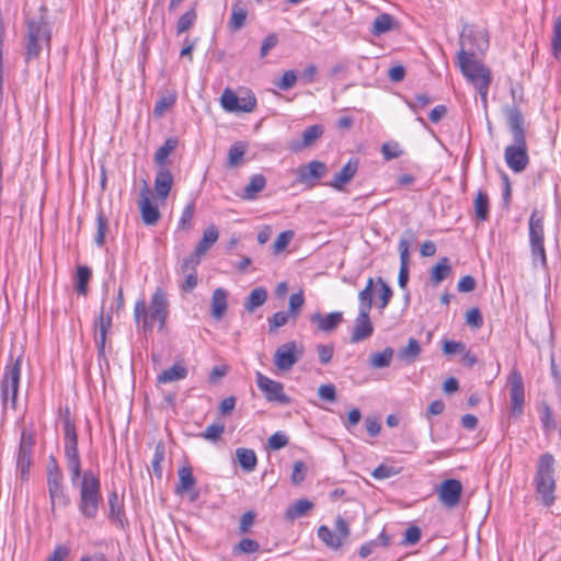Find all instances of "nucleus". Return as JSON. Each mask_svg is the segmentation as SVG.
<instances>
[{
  "label": "nucleus",
  "instance_id": "19",
  "mask_svg": "<svg viewBox=\"0 0 561 561\" xmlns=\"http://www.w3.org/2000/svg\"><path fill=\"white\" fill-rule=\"evenodd\" d=\"M343 321V312L334 311L325 316L320 312L311 314L310 322L317 324V328L321 332L334 331Z\"/></svg>",
  "mask_w": 561,
  "mask_h": 561
},
{
  "label": "nucleus",
  "instance_id": "14",
  "mask_svg": "<svg viewBox=\"0 0 561 561\" xmlns=\"http://www.w3.org/2000/svg\"><path fill=\"white\" fill-rule=\"evenodd\" d=\"M461 493V482L457 479H447L439 486L438 497L446 507L453 508L458 505Z\"/></svg>",
  "mask_w": 561,
  "mask_h": 561
},
{
  "label": "nucleus",
  "instance_id": "64",
  "mask_svg": "<svg viewBox=\"0 0 561 561\" xmlns=\"http://www.w3.org/2000/svg\"><path fill=\"white\" fill-rule=\"evenodd\" d=\"M466 323L473 329H480L483 325V317L479 308L474 307L467 311Z\"/></svg>",
  "mask_w": 561,
  "mask_h": 561
},
{
  "label": "nucleus",
  "instance_id": "4",
  "mask_svg": "<svg viewBox=\"0 0 561 561\" xmlns=\"http://www.w3.org/2000/svg\"><path fill=\"white\" fill-rule=\"evenodd\" d=\"M556 458L547 451L539 456L533 480L534 488L546 507L553 505L556 501Z\"/></svg>",
  "mask_w": 561,
  "mask_h": 561
},
{
  "label": "nucleus",
  "instance_id": "20",
  "mask_svg": "<svg viewBox=\"0 0 561 561\" xmlns=\"http://www.w3.org/2000/svg\"><path fill=\"white\" fill-rule=\"evenodd\" d=\"M173 185V175L168 167H158V171L154 178V191L157 196L164 201L172 188Z\"/></svg>",
  "mask_w": 561,
  "mask_h": 561
},
{
  "label": "nucleus",
  "instance_id": "37",
  "mask_svg": "<svg viewBox=\"0 0 561 561\" xmlns=\"http://www.w3.org/2000/svg\"><path fill=\"white\" fill-rule=\"evenodd\" d=\"M197 21V12L195 5L185 11L176 22V34H183L188 31Z\"/></svg>",
  "mask_w": 561,
  "mask_h": 561
},
{
  "label": "nucleus",
  "instance_id": "5",
  "mask_svg": "<svg viewBox=\"0 0 561 561\" xmlns=\"http://www.w3.org/2000/svg\"><path fill=\"white\" fill-rule=\"evenodd\" d=\"M25 35V62L36 59L44 47L50 48L51 28L44 15L27 20Z\"/></svg>",
  "mask_w": 561,
  "mask_h": 561
},
{
  "label": "nucleus",
  "instance_id": "42",
  "mask_svg": "<svg viewBox=\"0 0 561 561\" xmlns=\"http://www.w3.org/2000/svg\"><path fill=\"white\" fill-rule=\"evenodd\" d=\"M373 287L374 279L371 277L368 278L367 284L363 290L358 294V310L359 311H370L373 307Z\"/></svg>",
  "mask_w": 561,
  "mask_h": 561
},
{
  "label": "nucleus",
  "instance_id": "10",
  "mask_svg": "<svg viewBox=\"0 0 561 561\" xmlns=\"http://www.w3.org/2000/svg\"><path fill=\"white\" fill-rule=\"evenodd\" d=\"M20 377L21 363L20 359H18L12 365H8L5 367L3 379L1 382V397L4 403L10 398L12 405L15 407L20 385Z\"/></svg>",
  "mask_w": 561,
  "mask_h": 561
},
{
  "label": "nucleus",
  "instance_id": "30",
  "mask_svg": "<svg viewBox=\"0 0 561 561\" xmlns=\"http://www.w3.org/2000/svg\"><path fill=\"white\" fill-rule=\"evenodd\" d=\"M236 457L242 470L245 472H252L257 466V457L253 449L250 448H237Z\"/></svg>",
  "mask_w": 561,
  "mask_h": 561
},
{
  "label": "nucleus",
  "instance_id": "12",
  "mask_svg": "<svg viewBox=\"0 0 561 561\" xmlns=\"http://www.w3.org/2000/svg\"><path fill=\"white\" fill-rule=\"evenodd\" d=\"M33 445L34 439L32 435L23 431L16 454V473L23 481H27L30 478Z\"/></svg>",
  "mask_w": 561,
  "mask_h": 561
},
{
  "label": "nucleus",
  "instance_id": "35",
  "mask_svg": "<svg viewBox=\"0 0 561 561\" xmlns=\"http://www.w3.org/2000/svg\"><path fill=\"white\" fill-rule=\"evenodd\" d=\"M421 350L419 341L410 337L408 345L399 350L398 357L403 362L413 363L419 357Z\"/></svg>",
  "mask_w": 561,
  "mask_h": 561
},
{
  "label": "nucleus",
  "instance_id": "60",
  "mask_svg": "<svg viewBox=\"0 0 561 561\" xmlns=\"http://www.w3.org/2000/svg\"><path fill=\"white\" fill-rule=\"evenodd\" d=\"M295 233L293 230H285L280 232L274 241L273 248L275 253L284 251L293 240Z\"/></svg>",
  "mask_w": 561,
  "mask_h": 561
},
{
  "label": "nucleus",
  "instance_id": "56",
  "mask_svg": "<svg viewBox=\"0 0 561 561\" xmlns=\"http://www.w3.org/2000/svg\"><path fill=\"white\" fill-rule=\"evenodd\" d=\"M195 210L194 202H190L183 209L180 217L178 228L182 230H188L192 227V219Z\"/></svg>",
  "mask_w": 561,
  "mask_h": 561
},
{
  "label": "nucleus",
  "instance_id": "6",
  "mask_svg": "<svg viewBox=\"0 0 561 561\" xmlns=\"http://www.w3.org/2000/svg\"><path fill=\"white\" fill-rule=\"evenodd\" d=\"M123 308H124V296H123V289H122V287H119L115 302L111 306V310L105 313L104 307H102L101 313L94 322L95 345L98 347L99 354H104L106 335H107L110 328L112 327V313L119 312Z\"/></svg>",
  "mask_w": 561,
  "mask_h": 561
},
{
  "label": "nucleus",
  "instance_id": "46",
  "mask_svg": "<svg viewBox=\"0 0 561 561\" xmlns=\"http://www.w3.org/2000/svg\"><path fill=\"white\" fill-rule=\"evenodd\" d=\"M408 238L402 237L399 241L400 267L409 268L410 264V241L414 238L411 230L404 232Z\"/></svg>",
  "mask_w": 561,
  "mask_h": 561
},
{
  "label": "nucleus",
  "instance_id": "2",
  "mask_svg": "<svg viewBox=\"0 0 561 561\" xmlns=\"http://www.w3.org/2000/svg\"><path fill=\"white\" fill-rule=\"evenodd\" d=\"M169 307L168 295L161 287L156 288L149 306L145 298L136 300L134 306V320L138 330H141L145 334L151 333L157 323L158 330L163 331L167 327Z\"/></svg>",
  "mask_w": 561,
  "mask_h": 561
},
{
  "label": "nucleus",
  "instance_id": "50",
  "mask_svg": "<svg viewBox=\"0 0 561 561\" xmlns=\"http://www.w3.org/2000/svg\"><path fill=\"white\" fill-rule=\"evenodd\" d=\"M552 55L556 58L561 56V13L556 18L551 38Z\"/></svg>",
  "mask_w": 561,
  "mask_h": 561
},
{
  "label": "nucleus",
  "instance_id": "51",
  "mask_svg": "<svg viewBox=\"0 0 561 561\" xmlns=\"http://www.w3.org/2000/svg\"><path fill=\"white\" fill-rule=\"evenodd\" d=\"M176 102L175 94H168L161 96L154 104L153 115L156 117H161L170 107H172Z\"/></svg>",
  "mask_w": 561,
  "mask_h": 561
},
{
  "label": "nucleus",
  "instance_id": "34",
  "mask_svg": "<svg viewBox=\"0 0 561 561\" xmlns=\"http://www.w3.org/2000/svg\"><path fill=\"white\" fill-rule=\"evenodd\" d=\"M179 139L176 137H169L165 139L162 146L158 148L154 153V163L158 167H167L165 162L168 157L176 149Z\"/></svg>",
  "mask_w": 561,
  "mask_h": 561
},
{
  "label": "nucleus",
  "instance_id": "3",
  "mask_svg": "<svg viewBox=\"0 0 561 561\" xmlns=\"http://www.w3.org/2000/svg\"><path fill=\"white\" fill-rule=\"evenodd\" d=\"M505 114L514 141L505 148V162L513 172L520 173L529 163L524 116L516 105L507 106Z\"/></svg>",
  "mask_w": 561,
  "mask_h": 561
},
{
  "label": "nucleus",
  "instance_id": "63",
  "mask_svg": "<svg viewBox=\"0 0 561 561\" xmlns=\"http://www.w3.org/2000/svg\"><path fill=\"white\" fill-rule=\"evenodd\" d=\"M297 82V75L294 70H287L284 72L282 78L275 83V85L282 90L287 91L291 89Z\"/></svg>",
  "mask_w": 561,
  "mask_h": 561
},
{
  "label": "nucleus",
  "instance_id": "11",
  "mask_svg": "<svg viewBox=\"0 0 561 561\" xmlns=\"http://www.w3.org/2000/svg\"><path fill=\"white\" fill-rule=\"evenodd\" d=\"M489 47L485 30L465 26L460 35V50L484 53Z\"/></svg>",
  "mask_w": 561,
  "mask_h": 561
},
{
  "label": "nucleus",
  "instance_id": "41",
  "mask_svg": "<svg viewBox=\"0 0 561 561\" xmlns=\"http://www.w3.org/2000/svg\"><path fill=\"white\" fill-rule=\"evenodd\" d=\"M317 535L319 539L324 542V545L331 549H339L343 543L337 538L335 533L331 530L328 526L321 525L318 528Z\"/></svg>",
  "mask_w": 561,
  "mask_h": 561
},
{
  "label": "nucleus",
  "instance_id": "33",
  "mask_svg": "<svg viewBox=\"0 0 561 561\" xmlns=\"http://www.w3.org/2000/svg\"><path fill=\"white\" fill-rule=\"evenodd\" d=\"M267 299V290L264 287L252 289L244 301V309L252 313L256 308L263 306Z\"/></svg>",
  "mask_w": 561,
  "mask_h": 561
},
{
  "label": "nucleus",
  "instance_id": "48",
  "mask_svg": "<svg viewBox=\"0 0 561 561\" xmlns=\"http://www.w3.org/2000/svg\"><path fill=\"white\" fill-rule=\"evenodd\" d=\"M392 25L393 18L390 14L382 13L375 19L371 27V33L376 36H379L381 34L389 32L392 28Z\"/></svg>",
  "mask_w": 561,
  "mask_h": 561
},
{
  "label": "nucleus",
  "instance_id": "36",
  "mask_svg": "<svg viewBox=\"0 0 561 561\" xmlns=\"http://www.w3.org/2000/svg\"><path fill=\"white\" fill-rule=\"evenodd\" d=\"M324 133V127L320 124L308 126L302 133V140L297 148L311 147Z\"/></svg>",
  "mask_w": 561,
  "mask_h": 561
},
{
  "label": "nucleus",
  "instance_id": "17",
  "mask_svg": "<svg viewBox=\"0 0 561 561\" xmlns=\"http://www.w3.org/2000/svg\"><path fill=\"white\" fill-rule=\"evenodd\" d=\"M370 311H359L354 321V328L351 334V343H358L368 337L374 333V325L369 317Z\"/></svg>",
  "mask_w": 561,
  "mask_h": 561
},
{
  "label": "nucleus",
  "instance_id": "18",
  "mask_svg": "<svg viewBox=\"0 0 561 561\" xmlns=\"http://www.w3.org/2000/svg\"><path fill=\"white\" fill-rule=\"evenodd\" d=\"M139 208L141 213V218L145 225L154 226L161 215L159 208L156 204H153L149 197V187L145 183L144 188L141 190V198L139 201Z\"/></svg>",
  "mask_w": 561,
  "mask_h": 561
},
{
  "label": "nucleus",
  "instance_id": "53",
  "mask_svg": "<svg viewBox=\"0 0 561 561\" xmlns=\"http://www.w3.org/2000/svg\"><path fill=\"white\" fill-rule=\"evenodd\" d=\"M305 304V296L302 290L293 294L289 297V306H288V313L293 319H297V317L300 313L301 307Z\"/></svg>",
  "mask_w": 561,
  "mask_h": 561
},
{
  "label": "nucleus",
  "instance_id": "54",
  "mask_svg": "<svg viewBox=\"0 0 561 561\" xmlns=\"http://www.w3.org/2000/svg\"><path fill=\"white\" fill-rule=\"evenodd\" d=\"M46 480L47 482L55 480H64V473L57 462L55 456H49L48 463L46 467Z\"/></svg>",
  "mask_w": 561,
  "mask_h": 561
},
{
  "label": "nucleus",
  "instance_id": "28",
  "mask_svg": "<svg viewBox=\"0 0 561 561\" xmlns=\"http://www.w3.org/2000/svg\"><path fill=\"white\" fill-rule=\"evenodd\" d=\"M451 273L450 260L447 256H443L431 270V283L433 286H437L445 280Z\"/></svg>",
  "mask_w": 561,
  "mask_h": 561
},
{
  "label": "nucleus",
  "instance_id": "59",
  "mask_svg": "<svg viewBox=\"0 0 561 561\" xmlns=\"http://www.w3.org/2000/svg\"><path fill=\"white\" fill-rule=\"evenodd\" d=\"M201 255L192 252L188 256L184 257L181 263V272L183 274L197 273V266L201 263Z\"/></svg>",
  "mask_w": 561,
  "mask_h": 561
},
{
  "label": "nucleus",
  "instance_id": "15",
  "mask_svg": "<svg viewBox=\"0 0 561 561\" xmlns=\"http://www.w3.org/2000/svg\"><path fill=\"white\" fill-rule=\"evenodd\" d=\"M47 490L50 502V513L55 517L57 507H68L70 505V496L64 484V480H55L47 482Z\"/></svg>",
  "mask_w": 561,
  "mask_h": 561
},
{
  "label": "nucleus",
  "instance_id": "7",
  "mask_svg": "<svg viewBox=\"0 0 561 561\" xmlns=\"http://www.w3.org/2000/svg\"><path fill=\"white\" fill-rule=\"evenodd\" d=\"M529 243L534 261L539 260L545 266L547 255L543 245V216L534 209L529 218Z\"/></svg>",
  "mask_w": 561,
  "mask_h": 561
},
{
  "label": "nucleus",
  "instance_id": "47",
  "mask_svg": "<svg viewBox=\"0 0 561 561\" xmlns=\"http://www.w3.org/2000/svg\"><path fill=\"white\" fill-rule=\"evenodd\" d=\"M260 550V543L251 538H242L238 545L232 547V556L238 557L242 553L251 554Z\"/></svg>",
  "mask_w": 561,
  "mask_h": 561
},
{
  "label": "nucleus",
  "instance_id": "27",
  "mask_svg": "<svg viewBox=\"0 0 561 561\" xmlns=\"http://www.w3.org/2000/svg\"><path fill=\"white\" fill-rule=\"evenodd\" d=\"M219 231L215 225L207 227L203 232V238L196 245L194 252L196 255H205L207 251L217 242Z\"/></svg>",
  "mask_w": 561,
  "mask_h": 561
},
{
  "label": "nucleus",
  "instance_id": "9",
  "mask_svg": "<svg viewBox=\"0 0 561 561\" xmlns=\"http://www.w3.org/2000/svg\"><path fill=\"white\" fill-rule=\"evenodd\" d=\"M255 381L257 388L264 393L266 401L283 405L290 403V398L285 393L282 382L268 378L261 371H256Z\"/></svg>",
  "mask_w": 561,
  "mask_h": 561
},
{
  "label": "nucleus",
  "instance_id": "22",
  "mask_svg": "<svg viewBox=\"0 0 561 561\" xmlns=\"http://www.w3.org/2000/svg\"><path fill=\"white\" fill-rule=\"evenodd\" d=\"M457 60L460 71L466 78L478 71H484V65L476 59L474 51L459 50Z\"/></svg>",
  "mask_w": 561,
  "mask_h": 561
},
{
  "label": "nucleus",
  "instance_id": "32",
  "mask_svg": "<svg viewBox=\"0 0 561 561\" xmlns=\"http://www.w3.org/2000/svg\"><path fill=\"white\" fill-rule=\"evenodd\" d=\"M266 185V179L263 174H254L250 178V182L244 186L242 198L252 201L256 194L262 192Z\"/></svg>",
  "mask_w": 561,
  "mask_h": 561
},
{
  "label": "nucleus",
  "instance_id": "62",
  "mask_svg": "<svg viewBox=\"0 0 561 561\" xmlns=\"http://www.w3.org/2000/svg\"><path fill=\"white\" fill-rule=\"evenodd\" d=\"M381 153L386 161L399 158L403 151L400 149L398 142H386L381 146Z\"/></svg>",
  "mask_w": 561,
  "mask_h": 561
},
{
  "label": "nucleus",
  "instance_id": "55",
  "mask_svg": "<svg viewBox=\"0 0 561 561\" xmlns=\"http://www.w3.org/2000/svg\"><path fill=\"white\" fill-rule=\"evenodd\" d=\"M225 432V424L224 423H213L206 427V430L199 434V437L216 442L219 439L221 434Z\"/></svg>",
  "mask_w": 561,
  "mask_h": 561
},
{
  "label": "nucleus",
  "instance_id": "57",
  "mask_svg": "<svg viewBox=\"0 0 561 561\" xmlns=\"http://www.w3.org/2000/svg\"><path fill=\"white\" fill-rule=\"evenodd\" d=\"M164 460V447L161 444H158L154 449L153 458L151 461L152 472L157 478L162 477V466L161 463Z\"/></svg>",
  "mask_w": 561,
  "mask_h": 561
},
{
  "label": "nucleus",
  "instance_id": "31",
  "mask_svg": "<svg viewBox=\"0 0 561 561\" xmlns=\"http://www.w3.org/2000/svg\"><path fill=\"white\" fill-rule=\"evenodd\" d=\"M313 507V503L307 499L297 500L295 503L289 505L285 512V517L287 520H295L305 516L311 508Z\"/></svg>",
  "mask_w": 561,
  "mask_h": 561
},
{
  "label": "nucleus",
  "instance_id": "1",
  "mask_svg": "<svg viewBox=\"0 0 561 561\" xmlns=\"http://www.w3.org/2000/svg\"><path fill=\"white\" fill-rule=\"evenodd\" d=\"M62 431L64 453L70 482L73 488L79 489L78 511L84 518L94 519L103 502L100 477L92 470L82 472L77 428L68 413L62 420Z\"/></svg>",
  "mask_w": 561,
  "mask_h": 561
},
{
  "label": "nucleus",
  "instance_id": "8",
  "mask_svg": "<svg viewBox=\"0 0 561 561\" xmlns=\"http://www.w3.org/2000/svg\"><path fill=\"white\" fill-rule=\"evenodd\" d=\"M304 356V347L296 341H290L278 346L274 354V365L279 371H288Z\"/></svg>",
  "mask_w": 561,
  "mask_h": 561
},
{
  "label": "nucleus",
  "instance_id": "40",
  "mask_svg": "<svg viewBox=\"0 0 561 561\" xmlns=\"http://www.w3.org/2000/svg\"><path fill=\"white\" fill-rule=\"evenodd\" d=\"M108 229V220L102 209L96 215V232L94 236V243L96 247L102 248L105 244V236Z\"/></svg>",
  "mask_w": 561,
  "mask_h": 561
},
{
  "label": "nucleus",
  "instance_id": "26",
  "mask_svg": "<svg viewBox=\"0 0 561 561\" xmlns=\"http://www.w3.org/2000/svg\"><path fill=\"white\" fill-rule=\"evenodd\" d=\"M228 291L225 288L218 287L211 295V316L216 320H220L228 308L227 304Z\"/></svg>",
  "mask_w": 561,
  "mask_h": 561
},
{
  "label": "nucleus",
  "instance_id": "23",
  "mask_svg": "<svg viewBox=\"0 0 561 561\" xmlns=\"http://www.w3.org/2000/svg\"><path fill=\"white\" fill-rule=\"evenodd\" d=\"M467 80L476 88L479 92L482 102L486 104V98L489 87L491 83V73L488 67L484 66V71H478L467 78Z\"/></svg>",
  "mask_w": 561,
  "mask_h": 561
},
{
  "label": "nucleus",
  "instance_id": "16",
  "mask_svg": "<svg viewBox=\"0 0 561 561\" xmlns=\"http://www.w3.org/2000/svg\"><path fill=\"white\" fill-rule=\"evenodd\" d=\"M327 172L328 167L324 162L312 160L298 168L297 180L299 183H311V185H313L317 181L321 180Z\"/></svg>",
  "mask_w": 561,
  "mask_h": 561
},
{
  "label": "nucleus",
  "instance_id": "13",
  "mask_svg": "<svg viewBox=\"0 0 561 561\" xmlns=\"http://www.w3.org/2000/svg\"><path fill=\"white\" fill-rule=\"evenodd\" d=\"M510 386L511 412L514 416H520L524 411L525 387L522 374L513 369L507 379Z\"/></svg>",
  "mask_w": 561,
  "mask_h": 561
},
{
  "label": "nucleus",
  "instance_id": "29",
  "mask_svg": "<svg viewBox=\"0 0 561 561\" xmlns=\"http://www.w3.org/2000/svg\"><path fill=\"white\" fill-rule=\"evenodd\" d=\"M188 370L185 366L180 364H174L168 369L162 370L157 376V381L159 383H168L178 380L185 379L187 377Z\"/></svg>",
  "mask_w": 561,
  "mask_h": 561
},
{
  "label": "nucleus",
  "instance_id": "25",
  "mask_svg": "<svg viewBox=\"0 0 561 561\" xmlns=\"http://www.w3.org/2000/svg\"><path fill=\"white\" fill-rule=\"evenodd\" d=\"M179 483L175 485V493L182 495L193 491L196 485V479L193 476V469L190 466H183L178 470Z\"/></svg>",
  "mask_w": 561,
  "mask_h": 561
},
{
  "label": "nucleus",
  "instance_id": "45",
  "mask_svg": "<svg viewBox=\"0 0 561 561\" xmlns=\"http://www.w3.org/2000/svg\"><path fill=\"white\" fill-rule=\"evenodd\" d=\"M394 351L392 347H386L382 352L374 353L370 356V366L374 368H386L390 366Z\"/></svg>",
  "mask_w": 561,
  "mask_h": 561
},
{
  "label": "nucleus",
  "instance_id": "52",
  "mask_svg": "<svg viewBox=\"0 0 561 561\" xmlns=\"http://www.w3.org/2000/svg\"><path fill=\"white\" fill-rule=\"evenodd\" d=\"M377 284L380 286L379 290V309H385L390 302L393 291L391 287L382 279V277L377 278Z\"/></svg>",
  "mask_w": 561,
  "mask_h": 561
},
{
  "label": "nucleus",
  "instance_id": "44",
  "mask_svg": "<svg viewBox=\"0 0 561 561\" xmlns=\"http://www.w3.org/2000/svg\"><path fill=\"white\" fill-rule=\"evenodd\" d=\"M245 152L247 145L243 141L232 144L228 150V165L230 168L239 165Z\"/></svg>",
  "mask_w": 561,
  "mask_h": 561
},
{
  "label": "nucleus",
  "instance_id": "38",
  "mask_svg": "<svg viewBox=\"0 0 561 561\" xmlns=\"http://www.w3.org/2000/svg\"><path fill=\"white\" fill-rule=\"evenodd\" d=\"M489 196L486 192L479 191L474 199V211L479 220L485 221L489 218Z\"/></svg>",
  "mask_w": 561,
  "mask_h": 561
},
{
  "label": "nucleus",
  "instance_id": "43",
  "mask_svg": "<svg viewBox=\"0 0 561 561\" xmlns=\"http://www.w3.org/2000/svg\"><path fill=\"white\" fill-rule=\"evenodd\" d=\"M238 105H239V112L241 113H251L256 107V98L254 93L251 90H244L241 91L238 94Z\"/></svg>",
  "mask_w": 561,
  "mask_h": 561
},
{
  "label": "nucleus",
  "instance_id": "61",
  "mask_svg": "<svg viewBox=\"0 0 561 561\" xmlns=\"http://www.w3.org/2000/svg\"><path fill=\"white\" fill-rule=\"evenodd\" d=\"M290 314L285 311H277L268 318V331L275 332L278 328L284 327L289 319Z\"/></svg>",
  "mask_w": 561,
  "mask_h": 561
},
{
  "label": "nucleus",
  "instance_id": "49",
  "mask_svg": "<svg viewBox=\"0 0 561 561\" xmlns=\"http://www.w3.org/2000/svg\"><path fill=\"white\" fill-rule=\"evenodd\" d=\"M238 94L226 88L220 96L222 108L229 113H239Z\"/></svg>",
  "mask_w": 561,
  "mask_h": 561
},
{
  "label": "nucleus",
  "instance_id": "39",
  "mask_svg": "<svg viewBox=\"0 0 561 561\" xmlns=\"http://www.w3.org/2000/svg\"><path fill=\"white\" fill-rule=\"evenodd\" d=\"M92 277V271L90 267L85 265H80L77 267L76 274V289L79 295H87L88 293V284Z\"/></svg>",
  "mask_w": 561,
  "mask_h": 561
},
{
  "label": "nucleus",
  "instance_id": "58",
  "mask_svg": "<svg viewBox=\"0 0 561 561\" xmlns=\"http://www.w3.org/2000/svg\"><path fill=\"white\" fill-rule=\"evenodd\" d=\"M540 421L546 433H551L557 428V423L552 416V411L548 404H545L540 412Z\"/></svg>",
  "mask_w": 561,
  "mask_h": 561
},
{
  "label": "nucleus",
  "instance_id": "21",
  "mask_svg": "<svg viewBox=\"0 0 561 561\" xmlns=\"http://www.w3.org/2000/svg\"><path fill=\"white\" fill-rule=\"evenodd\" d=\"M358 164L359 162L357 158H351L341 171L334 175L329 185L336 191H342L344 185L355 176L358 170Z\"/></svg>",
  "mask_w": 561,
  "mask_h": 561
},
{
  "label": "nucleus",
  "instance_id": "24",
  "mask_svg": "<svg viewBox=\"0 0 561 561\" xmlns=\"http://www.w3.org/2000/svg\"><path fill=\"white\" fill-rule=\"evenodd\" d=\"M248 9L241 0H237L231 5V18L228 22V26L231 32L241 30L247 21Z\"/></svg>",
  "mask_w": 561,
  "mask_h": 561
}]
</instances>
